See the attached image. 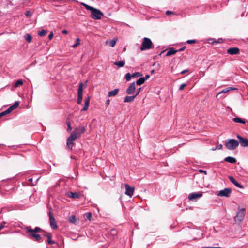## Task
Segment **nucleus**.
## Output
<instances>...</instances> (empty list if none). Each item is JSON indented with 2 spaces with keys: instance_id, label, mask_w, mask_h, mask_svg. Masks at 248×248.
Returning a JSON list of instances; mask_svg holds the SVG:
<instances>
[{
  "instance_id": "nucleus-1",
  "label": "nucleus",
  "mask_w": 248,
  "mask_h": 248,
  "mask_svg": "<svg viewBox=\"0 0 248 248\" xmlns=\"http://www.w3.org/2000/svg\"><path fill=\"white\" fill-rule=\"evenodd\" d=\"M80 4L83 6L87 10H90L91 12V16L94 20H100L103 16V13L99 9L89 6L83 2H80Z\"/></svg>"
},
{
  "instance_id": "nucleus-2",
  "label": "nucleus",
  "mask_w": 248,
  "mask_h": 248,
  "mask_svg": "<svg viewBox=\"0 0 248 248\" xmlns=\"http://www.w3.org/2000/svg\"><path fill=\"white\" fill-rule=\"evenodd\" d=\"M239 145V142L234 139H227L225 141V146L229 150H235Z\"/></svg>"
},
{
  "instance_id": "nucleus-3",
  "label": "nucleus",
  "mask_w": 248,
  "mask_h": 248,
  "mask_svg": "<svg viewBox=\"0 0 248 248\" xmlns=\"http://www.w3.org/2000/svg\"><path fill=\"white\" fill-rule=\"evenodd\" d=\"M153 47V43L151 39L149 38L144 37L141 44L140 50L144 51L147 49L152 48Z\"/></svg>"
},
{
  "instance_id": "nucleus-4",
  "label": "nucleus",
  "mask_w": 248,
  "mask_h": 248,
  "mask_svg": "<svg viewBox=\"0 0 248 248\" xmlns=\"http://www.w3.org/2000/svg\"><path fill=\"white\" fill-rule=\"evenodd\" d=\"M245 215V208H243L241 209L239 208L238 211L237 213V215L235 216V220H237L239 222H241L244 218Z\"/></svg>"
},
{
  "instance_id": "nucleus-5",
  "label": "nucleus",
  "mask_w": 248,
  "mask_h": 248,
  "mask_svg": "<svg viewBox=\"0 0 248 248\" xmlns=\"http://www.w3.org/2000/svg\"><path fill=\"white\" fill-rule=\"evenodd\" d=\"M19 103L18 101H16L13 105L9 107L6 110L0 113L1 115L3 116L10 113L13 110L16 109L19 106Z\"/></svg>"
},
{
  "instance_id": "nucleus-6",
  "label": "nucleus",
  "mask_w": 248,
  "mask_h": 248,
  "mask_svg": "<svg viewBox=\"0 0 248 248\" xmlns=\"http://www.w3.org/2000/svg\"><path fill=\"white\" fill-rule=\"evenodd\" d=\"M49 223L51 228L52 229H56L57 228V225L55 221V219L53 216V214L51 211L49 212Z\"/></svg>"
},
{
  "instance_id": "nucleus-7",
  "label": "nucleus",
  "mask_w": 248,
  "mask_h": 248,
  "mask_svg": "<svg viewBox=\"0 0 248 248\" xmlns=\"http://www.w3.org/2000/svg\"><path fill=\"white\" fill-rule=\"evenodd\" d=\"M83 96V84L80 83L78 89V97L77 103L80 104L82 102Z\"/></svg>"
},
{
  "instance_id": "nucleus-8",
  "label": "nucleus",
  "mask_w": 248,
  "mask_h": 248,
  "mask_svg": "<svg viewBox=\"0 0 248 248\" xmlns=\"http://www.w3.org/2000/svg\"><path fill=\"white\" fill-rule=\"evenodd\" d=\"M25 230L27 233H35L36 232L42 231V230L38 227H36L34 229H32L31 226H26L25 228Z\"/></svg>"
},
{
  "instance_id": "nucleus-9",
  "label": "nucleus",
  "mask_w": 248,
  "mask_h": 248,
  "mask_svg": "<svg viewBox=\"0 0 248 248\" xmlns=\"http://www.w3.org/2000/svg\"><path fill=\"white\" fill-rule=\"evenodd\" d=\"M231 192V189L229 188H226L223 190H220L218 194H217V195L221 197H229L230 196Z\"/></svg>"
},
{
  "instance_id": "nucleus-10",
  "label": "nucleus",
  "mask_w": 248,
  "mask_h": 248,
  "mask_svg": "<svg viewBox=\"0 0 248 248\" xmlns=\"http://www.w3.org/2000/svg\"><path fill=\"white\" fill-rule=\"evenodd\" d=\"M202 196V192H193L192 193H190L188 195V199L190 201H194L196 200L197 199L201 197Z\"/></svg>"
},
{
  "instance_id": "nucleus-11",
  "label": "nucleus",
  "mask_w": 248,
  "mask_h": 248,
  "mask_svg": "<svg viewBox=\"0 0 248 248\" xmlns=\"http://www.w3.org/2000/svg\"><path fill=\"white\" fill-rule=\"evenodd\" d=\"M237 138L239 140V143H240V145L242 147H247L248 146V139L243 138L239 135H237Z\"/></svg>"
},
{
  "instance_id": "nucleus-12",
  "label": "nucleus",
  "mask_w": 248,
  "mask_h": 248,
  "mask_svg": "<svg viewBox=\"0 0 248 248\" xmlns=\"http://www.w3.org/2000/svg\"><path fill=\"white\" fill-rule=\"evenodd\" d=\"M125 194L130 197H131L134 191V187L130 186L128 184L125 185Z\"/></svg>"
},
{
  "instance_id": "nucleus-13",
  "label": "nucleus",
  "mask_w": 248,
  "mask_h": 248,
  "mask_svg": "<svg viewBox=\"0 0 248 248\" xmlns=\"http://www.w3.org/2000/svg\"><path fill=\"white\" fill-rule=\"evenodd\" d=\"M135 91V82L131 83L126 91V93L128 94H132Z\"/></svg>"
},
{
  "instance_id": "nucleus-14",
  "label": "nucleus",
  "mask_w": 248,
  "mask_h": 248,
  "mask_svg": "<svg viewBox=\"0 0 248 248\" xmlns=\"http://www.w3.org/2000/svg\"><path fill=\"white\" fill-rule=\"evenodd\" d=\"M227 53L231 55H236L239 53V49L238 47H230L227 50Z\"/></svg>"
},
{
  "instance_id": "nucleus-15",
  "label": "nucleus",
  "mask_w": 248,
  "mask_h": 248,
  "mask_svg": "<svg viewBox=\"0 0 248 248\" xmlns=\"http://www.w3.org/2000/svg\"><path fill=\"white\" fill-rule=\"evenodd\" d=\"M28 237L30 239H32V238H34L35 240L40 242L42 241V238L40 235L36 234V233H28Z\"/></svg>"
},
{
  "instance_id": "nucleus-16",
  "label": "nucleus",
  "mask_w": 248,
  "mask_h": 248,
  "mask_svg": "<svg viewBox=\"0 0 248 248\" xmlns=\"http://www.w3.org/2000/svg\"><path fill=\"white\" fill-rule=\"evenodd\" d=\"M90 97L89 96H87L85 98V103H84V106L83 107V108L82 109V111H85L88 110L89 104H90Z\"/></svg>"
},
{
  "instance_id": "nucleus-17",
  "label": "nucleus",
  "mask_w": 248,
  "mask_h": 248,
  "mask_svg": "<svg viewBox=\"0 0 248 248\" xmlns=\"http://www.w3.org/2000/svg\"><path fill=\"white\" fill-rule=\"evenodd\" d=\"M67 196L72 199H78L80 197V194L78 192H69L66 194Z\"/></svg>"
},
{
  "instance_id": "nucleus-18",
  "label": "nucleus",
  "mask_w": 248,
  "mask_h": 248,
  "mask_svg": "<svg viewBox=\"0 0 248 248\" xmlns=\"http://www.w3.org/2000/svg\"><path fill=\"white\" fill-rule=\"evenodd\" d=\"M229 179L230 181L234 184L236 187L240 188H243V186L239 184L232 176H229Z\"/></svg>"
},
{
  "instance_id": "nucleus-19",
  "label": "nucleus",
  "mask_w": 248,
  "mask_h": 248,
  "mask_svg": "<svg viewBox=\"0 0 248 248\" xmlns=\"http://www.w3.org/2000/svg\"><path fill=\"white\" fill-rule=\"evenodd\" d=\"M78 134L74 130L71 133L70 135L69 136L67 139L68 140L73 141L78 138Z\"/></svg>"
},
{
  "instance_id": "nucleus-20",
  "label": "nucleus",
  "mask_w": 248,
  "mask_h": 248,
  "mask_svg": "<svg viewBox=\"0 0 248 248\" xmlns=\"http://www.w3.org/2000/svg\"><path fill=\"white\" fill-rule=\"evenodd\" d=\"M75 131L78 134V135L79 136L81 134L85 132L86 131V128L84 126H82L81 127H77L75 129Z\"/></svg>"
},
{
  "instance_id": "nucleus-21",
  "label": "nucleus",
  "mask_w": 248,
  "mask_h": 248,
  "mask_svg": "<svg viewBox=\"0 0 248 248\" xmlns=\"http://www.w3.org/2000/svg\"><path fill=\"white\" fill-rule=\"evenodd\" d=\"M119 91V89H115L112 91L108 92V96L110 97L116 96L118 94Z\"/></svg>"
},
{
  "instance_id": "nucleus-22",
  "label": "nucleus",
  "mask_w": 248,
  "mask_h": 248,
  "mask_svg": "<svg viewBox=\"0 0 248 248\" xmlns=\"http://www.w3.org/2000/svg\"><path fill=\"white\" fill-rule=\"evenodd\" d=\"M224 161L232 164L235 163L236 162V160L235 158L231 156L226 157L224 159Z\"/></svg>"
},
{
  "instance_id": "nucleus-23",
  "label": "nucleus",
  "mask_w": 248,
  "mask_h": 248,
  "mask_svg": "<svg viewBox=\"0 0 248 248\" xmlns=\"http://www.w3.org/2000/svg\"><path fill=\"white\" fill-rule=\"evenodd\" d=\"M68 221L74 224H76L77 223V218L75 215H72L69 217Z\"/></svg>"
},
{
  "instance_id": "nucleus-24",
  "label": "nucleus",
  "mask_w": 248,
  "mask_h": 248,
  "mask_svg": "<svg viewBox=\"0 0 248 248\" xmlns=\"http://www.w3.org/2000/svg\"><path fill=\"white\" fill-rule=\"evenodd\" d=\"M237 90V88H233V87H227L224 89H223V90H222L221 92H220L217 94V96L219 95L220 94L222 93H227L229 91H230L231 90Z\"/></svg>"
},
{
  "instance_id": "nucleus-25",
  "label": "nucleus",
  "mask_w": 248,
  "mask_h": 248,
  "mask_svg": "<svg viewBox=\"0 0 248 248\" xmlns=\"http://www.w3.org/2000/svg\"><path fill=\"white\" fill-rule=\"evenodd\" d=\"M136 95L133 96H126L124 100V102H132L135 99Z\"/></svg>"
},
{
  "instance_id": "nucleus-26",
  "label": "nucleus",
  "mask_w": 248,
  "mask_h": 248,
  "mask_svg": "<svg viewBox=\"0 0 248 248\" xmlns=\"http://www.w3.org/2000/svg\"><path fill=\"white\" fill-rule=\"evenodd\" d=\"M114 65L118 66L119 67H122L125 64V61L121 60L120 61H116L114 62Z\"/></svg>"
},
{
  "instance_id": "nucleus-27",
  "label": "nucleus",
  "mask_w": 248,
  "mask_h": 248,
  "mask_svg": "<svg viewBox=\"0 0 248 248\" xmlns=\"http://www.w3.org/2000/svg\"><path fill=\"white\" fill-rule=\"evenodd\" d=\"M177 52V50H175L173 48H170L166 53V56H170L175 54Z\"/></svg>"
},
{
  "instance_id": "nucleus-28",
  "label": "nucleus",
  "mask_w": 248,
  "mask_h": 248,
  "mask_svg": "<svg viewBox=\"0 0 248 248\" xmlns=\"http://www.w3.org/2000/svg\"><path fill=\"white\" fill-rule=\"evenodd\" d=\"M232 121L234 122L240 123H242L243 124H245L246 123V122L244 120H243L240 118H239V117H236V118H233Z\"/></svg>"
},
{
  "instance_id": "nucleus-29",
  "label": "nucleus",
  "mask_w": 248,
  "mask_h": 248,
  "mask_svg": "<svg viewBox=\"0 0 248 248\" xmlns=\"http://www.w3.org/2000/svg\"><path fill=\"white\" fill-rule=\"evenodd\" d=\"M145 82V80H144V78H139L137 81H136V84L137 85H141L142 84H143Z\"/></svg>"
},
{
  "instance_id": "nucleus-30",
  "label": "nucleus",
  "mask_w": 248,
  "mask_h": 248,
  "mask_svg": "<svg viewBox=\"0 0 248 248\" xmlns=\"http://www.w3.org/2000/svg\"><path fill=\"white\" fill-rule=\"evenodd\" d=\"M47 238V241L49 244H54V242L51 240V235L50 233H47L46 235Z\"/></svg>"
},
{
  "instance_id": "nucleus-31",
  "label": "nucleus",
  "mask_w": 248,
  "mask_h": 248,
  "mask_svg": "<svg viewBox=\"0 0 248 248\" xmlns=\"http://www.w3.org/2000/svg\"><path fill=\"white\" fill-rule=\"evenodd\" d=\"M23 84V82L22 79L18 80L15 84L14 87L17 88L19 86H22Z\"/></svg>"
},
{
  "instance_id": "nucleus-32",
  "label": "nucleus",
  "mask_w": 248,
  "mask_h": 248,
  "mask_svg": "<svg viewBox=\"0 0 248 248\" xmlns=\"http://www.w3.org/2000/svg\"><path fill=\"white\" fill-rule=\"evenodd\" d=\"M74 145L73 141L71 140H67V146L68 148V149L71 150L73 148V146Z\"/></svg>"
},
{
  "instance_id": "nucleus-33",
  "label": "nucleus",
  "mask_w": 248,
  "mask_h": 248,
  "mask_svg": "<svg viewBox=\"0 0 248 248\" xmlns=\"http://www.w3.org/2000/svg\"><path fill=\"white\" fill-rule=\"evenodd\" d=\"M25 40L28 42H31V39H32V36L30 35L29 34H26L25 35Z\"/></svg>"
},
{
  "instance_id": "nucleus-34",
  "label": "nucleus",
  "mask_w": 248,
  "mask_h": 248,
  "mask_svg": "<svg viewBox=\"0 0 248 248\" xmlns=\"http://www.w3.org/2000/svg\"><path fill=\"white\" fill-rule=\"evenodd\" d=\"M132 75L130 73H127L125 75V79L127 81H129L131 80Z\"/></svg>"
},
{
  "instance_id": "nucleus-35",
  "label": "nucleus",
  "mask_w": 248,
  "mask_h": 248,
  "mask_svg": "<svg viewBox=\"0 0 248 248\" xmlns=\"http://www.w3.org/2000/svg\"><path fill=\"white\" fill-rule=\"evenodd\" d=\"M80 44V39L78 38L76 40V43L72 45V47L74 48L78 46Z\"/></svg>"
},
{
  "instance_id": "nucleus-36",
  "label": "nucleus",
  "mask_w": 248,
  "mask_h": 248,
  "mask_svg": "<svg viewBox=\"0 0 248 248\" xmlns=\"http://www.w3.org/2000/svg\"><path fill=\"white\" fill-rule=\"evenodd\" d=\"M46 33V31L44 29H42L39 32L38 34L40 36H43L45 35Z\"/></svg>"
},
{
  "instance_id": "nucleus-37",
  "label": "nucleus",
  "mask_w": 248,
  "mask_h": 248,
  "mask_svg": "<svg viewBox=\"0 0 248 248\" xmlns=\"http://www.w3.org/2000/svg\"><path fill=\"white\" fill-rule=\"evenodd\" d=\"M141 76H142L141 74L139 72H135L132 75V77H134H134H139Z\"/></svg>"
},
{
  "instance_id": "nucleus-38",
  "label": "nucleus",
  "mask_w": 248,
  "mask_h": 248,
  "mask_svg": "<svg viewBox=\"0 0 248 248\" xmlns=\"http://www.w3.org/2000/svg\"><path fill=\"white\" fill-rule=\"evenodd\" d=\"M66 124L67 125V131H70L72 130V127L71 126L70 122L69 121L66 122Z\"/></svg>"
},
{
  "instance_id": "nucleus-39",
  "label": "nucleus",
  "mask_w": 248,
  "mask_h": 248,
  "mask_svg": "<svg viewBox=\"0 0 248 248\" xmlns=\"http://www.w3.org/2000/svg\"><path fill=\"white\" fill-rule=\"evenodd\" d=\"M222 149V144H219V145H217V147L212 148V150L215 151L217 149L220 150V149Z\"/></svg>"
},
{
  "instance_id": "nucleus-40",
  "label": "nucleus",
  "mask_w": 248,
  "mask_h": 248,
  "mask_svg": "<svg viewBox=\"0 0 248 248\" xmlns=\"http://www.w3.org/2000/svg\"><path fill=\"white\" fill-rule=\"evenodd\" d=\"M86 217L88 220H90L92 217V214L90 212H88L86 214Z\"/></svg>"
},
{
  "instance_id": "nucleus-41",
  "label": "nucleus",
  "mask_w": 248,
  "mask_h": 248,
  "mask_svg": "<svg viewBox=\"0 0 248 248\" xmlns=\"http://www.w3.org/2000/svg\"><path fill=\"white\" fill-rule=\"evenodd\" d=\"M25 15L26 17H30L32 15V13L30 11H27L25 12Z\"/></svg>"
},
{
  "instance_id": "nucleus-42",
  "label": "nucleus",
  "mask_w": 248,
  "mask_h": 248,
  "mask_svg": "<svg viewBox=\"0 0 248 248\" xmlns=\"http://www.w3.org/2000/svg\"><path fill=\"white\" fill-rule=\"evenodd\" d=\"M197 41L195 39H193V40H188L187 41H186V43L189 44H191L192 43H196Z\"/></svg>"
},
{
  "instance_id": "nucleus-43",
  "label": "nucleus",
  "mask_w": 248,
  "mask_h": 248,
  "mask_svg": "<svg viewBox=\"0 0 248 248\" xmlns=\"http://www.w3.org/2000/svg\"><path fill=\"white\" fill-rule=\"evenodd\" d=\"M110 46L111 47H114L116 44V41L115 40H112L110 41Z\"/></svg>"
},
{
  "instance_id": "nucleus-44",
  "label": "nucleus",
  "mask_w": 248,
  "mask_h": 248,
  "mask_svg": "<svg viewBox=\"0 0 248 248\" xmlns=\"http://www.w3.org/2000/svg\"><path fill=\"white\" fill-rule=\"evenodd\" d=\"M6 224V222H5V221H3L0 224V231L1 230H2L4 227H5V225Z\"/></svg>"
},
{
  "instance_id": "nucleus-45",
  "label": "nucleus",
  "mask_w": 248,
  "mask_h": 248,
  "mask_svg": "<svg viewBox=\"0 0 248 248\" xmlns=\"http://www.w3.org/2000/svg\"><path fill=\"white\" fill-rule=\"evenodd\" d=\"M186 86V84L185 83H183V84H181L180 85V86L179 87V90H182L184 88V87H185Z\"/></svg>"
},
{
  "instance_id": "nucleus-46",
  "label": "nucleus",
  "mask_w": 248,
  "mask_h": 248,
  "mask_svg": "<svg viewBox=\"0 0 248 248\" xmlns=\"http://www.w3.org/2000/svg\"><path fill=\"white\" fill-rule=\"evenodd\" d=\"M166 14L167 15L169 16V15H171V14H173V15H174V13H173L172 11H169V10H168V11H166Z\"/></svg>"
},
{
  "instance_id": "nucleus-47",
  "label": "nucleus",
  "mask_w": 248,
  "mask_h": 248,
  "mask_svg": "<svg viewBox=\"0 0 248 248\" xmlns=\"http://www.w3.org/2000/svg\"><path fill=\"white\" fill-rule=\"evenodd\" d=\"M53 33L52 32H51V33L48 35V39L49 40H51L53 38Z\"/></svg>"
},
{
  "instance_id": "nucleus-48",
  "label": "nucleus",
  "mask_w": 248,
  "mask_h": 248,
  "mask_svg": "<svg viewBox=\"0 0 248 248\" xmlns=\"http://www.w3.org/2000/svg\"><path fill=\"white\" fill-rule=\"evenodd\" d=\"M199 171L201 173H204L205 174H207V171L206 170H199Z\"/></svg>"
},
{
  "instance_id": "nucleus-49",
  "label": "nucleus",
  "mask_w": 248,
  "mask_h": 248,
  "mask_svg": "<svg viewBox=\"0 0 248 248\" xmlns=\"http://www.w3.org/2000/svg\"><path fill=\"white\" fill-rule=\"evenodd\" d=\"M185 49H186V46H184L182 47H181V48H180L179 50H177V52L178 51H184Z\"/></svg>"
},
{
  "instance_id": "nucleus-50",
  "label": "nucleus",
  "mask_w": 248,
  "mask_h": 248,
  "mask_svg": "<svg viewBox=\"0 0 248 248\" xmlns=\"http://www.w3.org/2000/svg\"><path fill=\"white\" fill-rule=\"evenodd\" d=\"M140 90H141V88H139V89L137 90V92H136V94L135 95H136V96L137 95H138L139 94V93H140Z\"/></svg>"
},
{
  "instance_id": "nucleus-51",
  "label": "nucleus",
  "mask_w": 248,
  "mask_h": 248,
  "mask_svg": "<svg viewBox=\"0 0 248 248\" xmlns=\"http://www.w3.org/2000/svg\"><path fill=\"white\" fill-rule=\"evenodd\" d=\"M188 72V69H186V70H183L181 72V74H184L185 73H186Z\"/></svg>"
},
{
  "instance_id": "nucleus-52",
  "label": "nucleus",
  "mask_w": 248,
  "mask_h": 248,
  "mask_svg": "<svg viewBox=\"0 0 248 248\" xmlns=\"http://www.w3.org/2000/svg\"><path fill=\"white\" fill-rule=\"evenodd\" d=\"M144 78V80L148 79L150 78L149 75H146L145 77H143Z\"/></svg>"
},
{
  "instance_id": "nucleus-53",
  "label": "nucleus",
  "mask_w": 248,
  "mask_h": 248,
  "mask_svg": "<svg viewBox=\"0 0 248 248\" xmlns=\"http://www.w3.org/2000/svg\"><path fill=\"white\" fill-rule=\"evenodd\" d=\"M202 248H222L221 247H202Z\"/></svg>"
},
{
  "instance_id": "nucleus-54",
  "label": "nucleus",
  "mask_w": 248,
  "mask_h": 248,
  "mask_svg": "<svg viewBox=\"0 0 248 248\" xmlns=\"http://www.w3.org/2000/svg\"><path fill=\"white\" fill-rule=\"evenodd\" d=\"M62 33H63V34H67L68 33V31L67 30H63L62 31Z\"/></svg>"
},
{
  "instance_id": "nucleus-55",
  "label": "nucleus",
  "mask_w": 248,
  "mask_h": 248,
  "mask_svg": "<svg viewBox=\"0 0 248 248\" xmlns=\"http://www.w3.org/2000/svg\"><path fill=\"white\" fill-rule=\"evenodd\" d=\"M109 103H110V100L109 99H108L106 101V105L107 106H108V105L109 104Z\"/></svg>"
},
{
  "instance_id": "nucleus-56",
  "label": "nucleus",
  "mask_w": 248,
  "mask_h": 248,
  "mask_svg": "<svg viewBox=\"0 0 248 248\" xmlns=\"http://www.w3.org/2000/svg\"><path fill=\"white\" fill-rule=\"evenodd\" d=\"M28 181L31 182H32V178H29L28 179Z\"/></svg>"
},
{
  "instance_id": "nucleus-57",
  "label": "nucleus",
  "mask_w": 248,
  "mask_h": 248,
  "mask_svg": "<svg viewBox=\"0 0 248 248\" xmlns=\"http://www.w3.org/2000/svg\"><path fill=\"white\" fill-rule=\"evenodd\" d=\"M36 181H35L34 183H32V186H34V185H36Z\"/></svg>"
},
{
  "instance_id": "nucleus-58",
  "label": "nucleus",
  "mask_w": 248,
  "mask_h": 248,
  "mask_svg": "<svg viewBox=\"0 0 248 248\" xmlns=\"http://www.w3.org/2000/svg\"><path fill=\"white\" fill-rule=\"evenodd\" d=\"M154 72V70H152L151 71V74H153Z\"/></svg>"
},
{
  "instance_id": "nucleus-59",
  "label": "nucleus",
  "mask_w": 248,
  "mask_h": 248,
  "mask_svg": "<svg viewBox=\"0 0 248 248\" xmlns=\"http://www.w3.org/2000/svg\"><path fill=\"white\" fill-rule=\"evenodd\" d=\"M2 116L1 115V113H0V118L1 117H2Z\"/></svg>"
}]
</instances>
